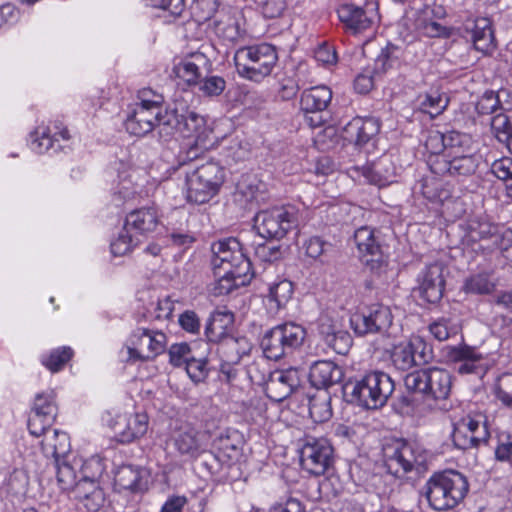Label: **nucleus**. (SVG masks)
<instances>
[{"instance_id": "obj_1", "label": "nucleus", "mask_w": 512, "mask_h": 512, "mask_svg": "<svg viewBox=\"0 0 512 512\" xmlns=\"http://www.w3.org/2000/svg\"><path fill=\"white\" fill-rule=\"evenodd\" d=\"M164 137L179 133L189 141L187 143L186 158L196 160L201 154L214 145L212 129L206 125L203 116L189 111L185 106L180 109L167 108L164 118Z\"/></svg>"}, {"instance_id": "obj_2", "label": "nucleus", "mask_w": 512, "mask_h": 512, "mask_svg": "<svg viewBox=\"0 0 512 512\" xmlns=\"http://www.w3.org/2000/svg\"><path fill=\"white\" fill-rule=\"evenodd\" d=\"M469 490L466 477L458 471L434 473L425 483L423 494L435 511H448L463 501Z\"/></svg>"}, {"instance_id": "obj_3", "label": "nucleus", "mask_w": 512, "mask_h": 512, "mask_svg": "<svg viewBox=\"0 0 512 512\" xmlns=\"http://www.w3.org/2000/svg\"><path fill=\"white\" fill-rule=\"evenodd\" d=\"M404 386L408 392L420 396L427 408L434 409L448 398L452 380L447 370L432 367L408 373L404 377Z\"/></svg>"}, {"instance_id": "obj_4", "label": "nucleus", "mask_w": 512, "mask_h": 512, "mask_svg": "<svg viewBox=\"0 0 512 512\" xmlns=\"http://www.w3.org/2000/svg\"><path fill=\"white\" fill-rule=\"evenodd\" d=\"M225 181L224 168L213 160L207 161L185 174V196L189 203L205 204L214 198Z\"/></svg>"}, {"instance_id": "obj_5", "label": "nucleus", "mask_w": 512, "mask_h": 512, "mask_svg": "<svg viewBox=\"0 0 512 512\" xmlns=\"http://www.w3.org/2000/svg\"><path fill=\"white\" fill-rule=\"evenodd\" d=\"M277 61L276 48L268 43L241 47L234 55L239 76L257 83L271 74Z\"/></svg>"}, {"instance_id": "obj_6", "label": "nucleus", "mask_w": 512, "mask_h": 512, "mask_svg": "<svg viewBox=\"0 0 512 512\" xmlns=\"http://www.w3.org/2000/svg\"><path fill=\"white\" fill-rule=\"evenodd\" d=\"M383 451L387 471L396 477L425 470L428 452L416 441L397 439L386 445Z\"/></svg>"}, {"instance_id": "obj_7", "label": "nucleus", "mask_w": 512, "mask_h": 512, "mask_svg": "<svg viewBox=\"0 0 512 512\" xmlns=\"http://www.w3.org/2000/svg\"><path fill=\"white\" fill-rule=\"evenodd\" d=\"M395 389L391 377L382 371L365 374L353 384L351 396L366 409L383 407Z\"/></svg>"}, {"instance_id": "obj_8", "label": "nucleus", "mask_w": 512, "mask_h": 512, "mask_svg": "<svg viewBox=\"0 0 512 512\" xmlns=\"http://www.w3.org/2000/svg\"><path fill=\"white\" fill-rule=\"evenodd\" d=\"M306 330L297 323L286 322L267 331L261 340V348L266 358L278 360L300 347Z\"/></svg>"}, {"instance_id": "obj_9", "label": "nucleus", "mask_w": 512, "mask_h": 512, "mask_svg": "<svg viewBox=\"0 0 512 512\" xmlns=\"http://www.w3.org/2000/svg\"><path fill=\"white\" fill-rule=\"evenodd\" d=\"M213 269L235 272L237 275H253L250 259L243 251V246L237 238L219 240L211 246Z\"/></svg>"}, {"instance_id": "obj_10", "label": "nucleus", "mask_w": 512, "mask_h": 512, "mask_svg": "<svg viewBox=\"0 0 512 512\" xmlns=\"http://www.w3.org/2000/svg\"><path fill=\"white\" fill-rule=\"evenodd\" d=\"M296 222L294 209L286 206L263 209L254 216V228L264 239H282L296 226Z\"/></svg>"}, {"instance_id": "obj_11", "label": "nucleus", "mask_w": 512, "mask_h": 512, "mask_svg": "<svg viewBox=\"0 0 512 512\" xmlns=\"http://www.w3.org/2000/svg\"><path fill=\"white\" fill-rule=\"evenodd\" d=\"M333 455V447L326 438L308 436L300 448V464L309 474L321 476L332 465Z\"/></svg>"}, {"instance_id": "obj_12", "label": "nucleus", "mask_w": 512, "mask_h": 512, "mask_svg": "<svg viewBox=\"0 0 512 512\" xmlns=\"http://www.w3.org/2000/svg\"><path fill=\"white\" fill-rule=\"evenodd\" d=\"M166 335L158 330L137 328L129 338L127 347L130 360L147 361L165 351Z\"/></svg>"}, {"instance_id": "obj_13", "label": "nucleus", "mask_w": 512, "mask_h": 512, "mask_svg": "<svg viewBox=\"0 0 512 512\" xmlns=\"http://www.w3.org/2000/svg\"><path fill=\"white\" fill-rule=\"evenodd\" d=\"M393 322V315L388 306L375 304L350 318V325L360 336L369 333L385 334Z\"/></svg>"}, {"instance_id": "obj_14", "label": "nucleus", "mask_w": 512, "mask_h": 512, "mask_svg": "<svg viewBox=\"0 0 512 512\" xmlns=\"http://www.w3.org/2000/svg\"><path fill=\"white\" fill-rule=\"evenodd\" d=\"M164 118L166 111L135 103L125 121L126 130L136 136H144L158 127L159 134L164 137Z\"/></svg>"}, {"instance_id": "obj_15", "label": "nucleus", "mask_w": 512, "mask_h": 512, "mask_svg": "<svg viewBox=\"0 0 512 512\" xmlns=\"http://www.w3.org/2000/svg\"><path fill=\"white\" fill-rule=\"evenodd\" d=\"M430 171L440 176H469L478 166V159L473 151L449 156H434L428 161Z\"/></svg>"}, {"instance_id": "obj_16", "label": "nucleus", "mask_w": 512, "mask_h": 512, "mask_svg": "<svg viewBox=\"0 0 512 512\" xmlns=\"http://www.w3.org/2000/svg\"><path fill=\"white\" fill-rule=\"evenodd\" d=\"M377 3L366 1L365 7L355 2L344 3L337 9L339 20L353 34L370 29L375 21Z\"/></svg>"}, {"instance_id": "obj_17", "label": "nucleus", "mask_w": 512, "mask_h": 512, "mask_svg": "<svg viewBox=\"0 0 512 512\" xmlns=\"http://www.w3.org/2000/svg\"><path fill=\"white\" fill-rule=\"evenodd\" d=\"M212 63L202 51H195L174 60L172 74L187 86H195L211 71Z\"/></svg>"}, {"instance_id": "obj_18", "label": "nucleus", "mask_w": 512, "mask_h": 512, "mask_svg": "<svg viewBox=\"0 0 512 512\" xmlns=\"http://www.w3.org/2000/svg\"><path fill=\"white\" fill-rule=\"evenodd\" d=\"M444 269L443 263L433 262L418 273L416 289L426 302L437 303L442 298L445 287Z\"/></svg>"}, {"instance_id": "obj_19", "label": "nucleus", "mask_w": 512, "mask_h": 512, "mask_svg": "<svg viewBox=\"0 0 512 512\" xmlns=\"http://www.w3.org/2000/svg\"><path fill=\"white\" fill-rule=\"evenodd\" d=\"M70 133L60 121H53L48 126H39L30 134V147L36 153L42 154L50 150L62 148L60 141H69Z\"/></svg>"}, {"instance_id": "obj_20", "label": "nucleus", "mask_w": 512, "mask_h": 512, "mask_svg": "<svg viewBox=\"0 0 512 512\" xmlns=\"http://www.w3.org/2000/svg\"><path fill=\"white\" fill-rule=\"evenodd\" d=\"M149 419L145 413L117 414L110 423L117 440L128 444L142 438L148 430Z\"/></svg>"}, {"instance_id": "obj_21", "label": "nucleus", "mask_w": 512, "mask_h": 512, "mask_svg": "<svg viewBox=\"0 0 512 512\" xmlns=\"http://www.w3.org/2000/svg\"><path fill=\"white\" fill-rule=\"evenodd\" d=\"M171 441L178 454L189 459H195L205 451L201 433L188 423L173 430Z\"/></svg>"}, {"instance_id": "obj_22", "label": "nucleus", "mask_w": 512, "mask_h": 512, "mask_svg": "<svg viewBox=\"0 0 512 512\" xmlns=\"http://www.w3.org/2000/svg\"><path fill=\"white\" fill-rule=\"evenodd\" d=\"M381 124L375 117H355L343 129V138L357 147H363L379 134Z\"/></svg>"}, {"instance_id": "obj_23", "label": "nucleus", "mask_w": 512, "mask_h": 512, "mask_svg": "<svg viewBox=\"0 0 512 512\" xmlns=\"http://www.w3.org/2000/svg\"><path fill=\"white\" fill-rule=\"evenodd\" d=\"M160 224V216L155 205L141 207L129 212L124 225L141 241L152 234Z\"/></svg>"}, {"instance_id": "obj_24", "label": "nucleus", "mask_w": 512, "mask_h": 512, "mask_svg": "<svg viewBox=\"0 0 512 512\" xmlns=\"http://www.w3.org/2000/svg\"><path fill=\"white\" fill-rule=\"evenodd\" d=\"M300 384L298 370L289 368L272 372L266 382L267 396L276 402L286 399Z\"/></svg>"}, {"instance_id": "obj_25", "label": "nucleus", "mask_w": 512, "mask_h": 512, "mask_svg": "<svg viewBox=\"0 0 512 512\" xmlns=\"http://www.w3.org/2000/svg\"><path fill=\"white\" fill-rule=\"evenodd\" d=\"M368 183L383 187L396 181L397 167L390 155H383L376 161L357 168Z\"/></svg>"}, {"instance_id": "obj_26", "label": "nucleus", "mask_w": 512, "mask_h": 512, "mask_svg": "<svg viewBox=\"0 0 512 512\" xmlns=\"http://www.w3.org/2000/svg\"><path fill=\"white\" fill-rule=\"evenodd\" d=\"M465 31L477 51L488 54L494 50L495 39L490 19L480 17L468 20L465 23Z\"/></svg>"}, {"instance_id": "obj_27", "label": "nucleus", "mask_w": 512, "mask_h": 512, "mask_svg": "<svg viewBox=\"0 0 512 512\" xmlns=\"http://www.w3.org/2000/svg\"><path fill=\"white\" fill-rule=\"evenodd\" d=\"M319 333L325 342L338 354H346L350 346V336L339 329L336 319L327 313L321 314L318 319Z\"/></svg>"}, {"instance_id": "obj_28", "label": "nucleus", "mask_w": 512, "mask_h": 512, "mask_svg": "<svg viewBox=\"0 0 512 512\" xmlns=\"http://www.w3.org/2000/svg\"><path fill=\"white\" fill-rule=\"evenodd\" d=\"M449 361L457 364L459 374L478 373L483 370V356L475 348L463 345L450 347L447 352Z\"/></svg>"}, {"instance_id": "obj_29", "label": "nucleus", "mask_w": 512, "mask_h": 512, "mask_svg": "<svg viewBox=\"0 0 512 512\" xmlns=\"http://www.w3.org/2000/svg\"><path fill=\"white\" fill-rule=\"evenodd\" d=\"M425 349V344L421 339H415L410 342L400 343L393 348L391 360L398 370H408L417 364L416 352L419 348ZM420 361L427 362L428 357L424 350L418 355Z\"/></svg>"}, {"instance_id": "obj_30", "label": "nucleus", "mask_w": 512, "mask_h": 512, "mask_svg": "<svg viewBox=\"0 0 512 512\" xmlns=\"http://www.w3.org/2000/svg\"><path fill=\"white\" fill-rule=\"evenodd\" d=\"M344 376L343 369L328 360L316 361L310 367L309 379L313 386L326 388L339 383Z\"/></svg>"}, {"instance_id": "obj_31", "label": "nucleus", "mask_w": 512, "mask_h": 512, "mask_svg": "<svg viewBox=\"0 0 512 512\" xmlns=\"http://www.w3.org/2000/svg\"><path fill=\"white\" fill-rule=\"evenodd\" d=\"M70 493L90 512L98 511L105 501V494L99 486V482L80 479Z\"/></svg>"}, {"instance_id": "obj_32", "label": "nucleus", "mask_w": 512, "mask_h": 512, "mask_svg": "<svg viewBox=\"0 0 512 512\" xmlns=\"http://www.w3.org/2000/svg\"><path fill=\"white\" fill-rule=\"evenodd\" d=\"M234 323V314L226 308H218L211 313L205 327V335L210 342H219L229 337Z\"/></svg>"}, {"instance_id": "obj_33", "label": "nucleus", "mask_w": 512, "mask_h": 512, "mask_svg": "<svg viewBox=\"0 0 512 512\" xmlns=\"http://www.w3.org/2000/svg\"><path fill=\"white\" fill-rule=\"evenodd\" d=\"M218 343L220 361L228 364H239L243 356L248 355L252 349L251 342L244 336H229Z\"/></svg>"}, {"instance_id": "obj_34", "label": "nucleus", "mask_w": 512, "mask_h": 512, "mask_svg": "<svg viewBox=\"0 0 512 512\" xmlns=\"http://www.w3.org/2000/svg\"><path fill=\"white\" fill-rule=\"evenodd\" d=\"M433 174L423 177L415 186L416 192L432 203H444L451 197V188Z\"/></svg>"}, {"instance_id": "obj_35", "label": "nucleus", "mask_w": 512, "mask_h": 512, "mask_svg": "<svg viewBox=\"0 0 512 512\" xmlns=\"http://www.w3.org/2000/svg\"><path fill=\"white\" fill-rule=\"evenodd\" d=\"M331 99L332 91L328 86H314L302 92L300 107L306 114L323 112L328 107Z\"/></svg>"}, {"instance_id": "obj_36", "label": "nucleus", "mask_w": 512, "mask_h": 512, "mask_svg": "<svg viewBox=\"0 0 512 512\" xmlns=\"http://www.w3.org/2000/svg\"><path fill=\"white\" fill-rule=\"evenodd\" d=\"M41 448L46 457H52L55 461L68 458L70 452V439L66 432L57 429L45 434L41 441Z\"/></svg>"}, {"instance_id": "obj_37", "label": "nucleus", "mask_w": 512, "mask_h": 512, "mask_svg": "<svg viewBox=\"0 0 512 512\" xmlns=\"http://www.w3.org/2000/svg\"><path fill=\"white\" fill-rule=\"evenodd\" d=\"M214 276L216 278L212 292L215 296L226 295L232 292L234 289L247 285L253 275L245 274L237 275L235 272L226 273V270L213 269Z\"/></svg>"}, {"instance_id": "obj_38", "label": "nucleus", "mask_w": 512, "mask_h": 512, "mask_svg": "<svg viewBox=\"0 0 512 512\" xmlns=\"http://www.w3.org/2000/svg\"><path fill=\"white\" fill-rule=\"evenodd\" d=\"M354 241L359 254L367 264L374 261V257L380 256V245L377 242L374 231L367 226L358 228L354 233Z\"/></svg>"}, {"instance_id": "obj_39", "label": "nucleus", "mask_w": 512, "mask_h": 512, "mask_svg": "<svg viewBox=\"0 0 512 512\" xmlns=\"http://www.w3.org/2000/svg\"><path fill=\"white\" fill-rule=\"evenodd\" d=\"M57 483L62 491L70 493L78 484L80 477L77 474L78 466L75 457L72 460L62 458L55 461Z\"/></svg>"}, {"instance_id": "obj_40", "label": "nucleus", "mask_w": 512, "mask_h": 512, "mask_svg": "<svg viewBox=\"0 0 512 512\" xmlns=\"http://www.w3.org/2000/svg\"><path fill=\"white\" fill-rule=\"evenodd\" d=\"M114 482L120 490H130L134 492L144 489L141 470L132 465L119 467L115 472Z\"/></svg>"}, {"instance_id": "obj_41", "label": "nucleus", "mask_w": 512, "mask_h": 512, "mask_svg": "<svg viewBox=\"0 0 512 512\" xmlns=\"http://www.w3.org/2000/svg\"><path fill=\"white\" fill-rule=\"evenodd\" d=\"M430 334L438 341H445L456 336L460 331V324L453 317H439L428 326Z\"/></svg>"}, {"instance_id": "obj_42", "label": "nucleus", "mask_w": 512, "mask_h": 512, "mask_svg": "<svg viewBox=\"0 0 512 512\" xmlns=\"http://www.w3.org/2000/svg\"><path fill=\"white\" fill-rule=\"evenodd\" d=\"M142 241L135 236L126 226L123 224L122 229L118 235L111 241L110 249L114 256H124L133 251Z\"/></svg>"}, {"instance_id": "obj_43", "label": "nucleus", "mask_w": 512, "mask_h": 512, "mask_svg": "<svg viewBox=\"0 0 512 512\" xmlns=\"http://www.w3.org/2000/svg\"><path fill=\"white\" fill-rule=\"evenodd\" d=\"M445 152L441 156L450 154H462L473 151L472 138L465 133L449 131L445 133Z\"/></svg>"}, {"instance_id": "obj_44", "label": "nucleus", "mask_w": 512, "mask_h": 512, "mask_svg": "<svg viewBox=\"0 0 512 512\" xmlns=\"http://www.w3.org/2000/svg\"><path fill=\"white\" fill-rule=\"evenodd\" d=\"M73 356V351L70 347H59L48 354L41 356V363L51 372L55 373L63 369L65 364Z\"/></svg>"}, {"instance_id": "obj_45", "label": "nucleus", "mask_w": 512, "mask_h": 512, "mask_svg": "<svg viewBox=\"0 0 512 512\" xmlns=\"http://www.w3.org/2000/svg\"><path fill=\"white\" fill-rule=\"evenodd\" d=\"M75 464L80 471V479L99 482V478L104 472V465L98 456H92L89 459L75 457Z\"/></svg>"}, {"instance_id": "obj_46", "label": "nucleus", "mask_w": 512, "mask_h": 512, "mask_svg": "<svg viewBox=\"0 0 512 512\" xmlns=\"http://www.w3.org/2000/svg\"><path fill=\"white\" fill-rule=\"evenodd\" d=\"M414 29L420 33V37L435 38L448 35L445 26L425 15L415 18Z\"/></svg>"}, {"instance_id": "obj_47", "label": "nucleus", "mask_w": 512, "mask_h": 512, "mask_svg": "<svg viewBox=\"0 0 512 512\" xmlns=\"http://www.w3.org/2000/svg\"><path fill=\"white\" fill-rule=\"evenodd\" d=\"M448 102V98L437 91H432L420 97L421 110L431 117L441 114L446 109Z\"/></svg>"}, {"instance_id": "obj_48", "label": "nucleus", "mask_w": 512, "mask_h": 512, "mask_svg": "<svg viewBox=\"0 0 512 512\" xmlns=\"http://www.w3.org/2000/svg\"><path fill=\"white\" fill-rule=\"evenodd\" d=\"M452 438L455 446L462 450L477 448L481 444L486 443L476 436V433L469 432L464 425H460L457 422L454 423Z\"/></svg>"}, {"instance_id": "obj_49", "label": "nucleus", "mask_w": 512, "mask_h": 512, "mask_svg": "<svg viewBox=\"0 0 512 512\" xmlns=\"http://www.w3.org/2000/svg\"><path fill=\"white\" fill-rule=\"evenodd\" d=\"M293 295L292 282L284 279L274 283L269 288V301L275 304V309L279 310L286 306Z\"/></svg>"}, {"instance_id": "obj_50", "label": "nucleus", "mask_w": 512, "mask_h": 512, "mask_svg": "<svg viewBox=\"0 0 512 512\" xmlns=\"http://www.w3.org/2000/svg\"><path fill=\"white\" fill-rule=\"evenodd\" d=\"M31 412L47 416L48 420L55 419L57 415V405L55 403L54 392L49 391L37 394Z\"/></svg>"}, {"instance_id": "obj_51", "label": "nucleus", "mask_w": 512, "mask_h": 512, "mask_svg": "<svg viewBox=\"0 0 512 512\" xmlns=\"http://www.w3.org/2000/svg\"><path fill=\"white\" fill-rule=\"evenodd\" d=\"M29 477L24 470L15 469L6 478L4 487L7 493L14 496H23L27 492Z\"/></svg>"}, {"instance_id": "obj_52", "label": "nucleus", "mask_w": 512, "mask_h": 512, "mask_svg": "<svg viewBox=\"0 0 512 512\" xmlns=\"http://www.w3.org/2000/svg\"><path fill=\"white\" fill-rule=\"evenodd\" d=\"M491 173L501 180L510 197H512V158L503 157L495 160L490 167Z\"/></svg>"}, {"instance_id": "obj_53", "label": "nucleus", "mask_w": 512, "mask_h": 512, "mask_svg": "<svg viewBox=\"0 0 512 512\" xmlns=\"http://www.w3.org/2000/svg\"><path fill=\"white\" fill-rule=\"evenodd\" d=\"M309 413L315 422H324L331 418L332 409L327 394L314 397L310 400Z\"/></svg>"}, {"instance_id": "obj_54", "label": "nucleus", "mask_w": 512, "mask_h": 512, "mask_svg": "<svg viewBox=\"0 0 512 512\" xmlns=\"http://www.w3.org/2000/svg\"><path fill=\"white\" fill-rule=\"evenodd\" d=\"M456 422L460 425H464L469 432H472L473 434L476 433V436L480 437V439L485 442L488 441L490 433L488 431L486 417L484 415H466Z\"/></svg>"}, {"instance_id": "obj_55", "label": "nucleus", "mask_w": 512, "mask_h": 512, "mask_svg": "<svg viewBox=\"0 0 512 512\" xmlns=\"http://www.w3.org/2000/svg\"><path fill=\"white\" fill-rule=\"evenodd\" d=\"M494 394L503 406L512 409V373H503L497 378Z\"/></svg>"}, {"instance_id": "obj_56", "label": "nucleus", "mask_w": 512, "mask_h": 512, "mask_svg": "<svg viewBox=\"0 0 512 512\" xmlns=\"http://www.w3.org/2000/svg\"><path fill=\"white\" fill-rule=\"evenodd\" d=\"M491 130L499 142L505 143L512 134V117L498 113L491 119Z\"/></svg>"}, {"instance_id": "obj_57", "label": "nucleus", "mask_w": 512, "mask_h": 512, "mask_svg": "<svg viewBox=\"0 0 512 512\" xmlns=\"http://www.w3.org/2000/svg\"><path fill=\"white\" fill-rule=\"evenodd\" d=\"M464 287L468 293L489 294L494 290L495 284L490 280L489 275L480 273L468 278Z\"/></svg>"}, {"instance_id": "obj_58", "label": "nucleus", "mask_w": 512, "mask_h": 512, "mask_svg": "<svg viewBox=\"0 0 512 512\" xmlns=\"http://www.w3.org/2000/svg\"><path fill=\"white\" fill-rule=\"evenodd\" d=\"M54 421L55 419L48 420L47 416L31 412L28 419L29 432L35 437H44L52 431L51 426Z\"/></svg>"}, {"instance_id": "obj_59", "label": "nucleus", "mask_w": 512, "mask_h": 512, "mask_svg": "<svg viewBox=\"0 0 512 512\" xmlns=\"http://www.w3.org/2000/svg\"><path fill=\"white\" fill-rule=\"evenodd\" d=\"M424 146L427 152L430 153L428 161L437 155H442L445 152V134L437 130H431L427 133Z\"/></svg>"}, {"instance_id": "obj_60", "label": "nucleus", "mask_w": 512, "mask_h": 512, "mask_svg": "<svg viewBox=\"0 0 512 512\" xmlns=\"http://www.w3.org/2000/svg\"><path fill=\"white\" fill-rule=\"evenodd\" d=\"M117 186L114 188V196L119 201H127L134 197L136 194V187L128 173H120Z\"/></svg>"}, {"instance_id": "obj_61", "label": "nucleus", "mask_w": 512, "mask_h": 512, "mask_svg": "<svg viewBox=\"0 0 512 512\" xmlns=\"http://www.w3.org/2000/svg\"><path fill=\"white\" fill-rule=\"evenodd\" d=\"M199 90L208 97H216L222 94L226 87V81L220 76L205 77L199 83Z\"/></svg>"}, {"instance_id": "obj_62", "label": "nucleus", "mask_w": 512, "mask_h": 512, "mask_svg": "<svg viewBox=\"0 0 512 512\" xmlns=\"http://www.w3.org/2000/svg\"><path fill=\"white\" fill-rule=\"evenodd\" d=\"M193 357L187 343H176L169 348L170 363L175 367L185 366Z\"/></svg>"}, {"instance_id": "obj_63", "label": "nucleus", "mask_w": 512, "mask_h": 512, "mask_svg": "<svg viewBox=\"0 0 512 512\" xmlns=\"http://www.w3.org/2000/svg\"><path fill=\"white\" fill-rule=\"evenodd\" d=\"M185 369L189 378L194 383L202 382L208 376L207 361L205 359H196L193 357L186 363Z\"/></svg>"}, {"instance_id": "obj_64", "label": "nucleus", "mask_w": 512, "mask_h": 512, "mask_svg": "<svg viewBox=\"0 0 512 512\" xmlns=\"http://www.w3.org/2000/svg\"><path fill=\"white\" fill-rule=\"evenodd\" d=\"M398 38L407 47L420 43V33L414 29V20H404L398 25Z\"/></svg>"}]
</instances>
